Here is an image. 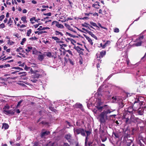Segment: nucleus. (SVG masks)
<instances>
[{
  "mask_svg": "<svg viewBox=\"0 0 146 146\" xmlns=\"http://www.w3.org/2000/svg\"><path fill=\"white\" fill-rule=\"evenodd\" d=\"M64 25L65 27L69 30H70L71 31L73 32L76 33V32L73 30V29L71 27L70 25H68L66 23H65Z\"/></svg>",
  "mask_w": 146,
  "mask_h": 146,
  "instance_id": "423d86ee",
  "label": "nucleus"
},
{
  "mask_svg": "<svg viewBox=\"0 0 146 146\" xmlns=\"http://www.w3.org/2000/svg\"><path fill=\"white\" fill-rule=\"evenodd\" d=\"M82 29L83 30H84V31H86V32H87V33H88V32L89 31H88V30H87L86 29H85V28H82Z\"/></svg>",
  "mask_w": 146,
  "mask_h": 146,
  "instance_id": "052dcab7",
  "label": "nucleus"
},
{
  "mask_svg": "<svg viewBox=\"0 0 146 146\" xmlns=\"http://www.w3.org/2000/svg\"><path fill=\"white\" fill-rule=\"evenodd\" d=\"M31 29H29V30L27 31V35L28 36H29L30 34L31 33Z\"/></svg>",
  "mask_w": 146,
  "mask_h": 146,
  "instance_id": "c85d7f7f",
  "label": "nucleus"
},
{
  "mask_svg": "<svg viewBox=\"0 0 146 146\" xmlns=\"http://www.w3.org/2000/svg\"><path fill=\"white\" fill-rule=\"evenodd\" d=\"M100 58L103 57L106 54V52L105 51H102L100 52Z\"/></svg>",
  "mask_w": 146,
  "mask_h": 146,
  "instance_id": "f3484780",
  "label": "nucleus"
},
{
  "mask_svg": "<svg viewBox=\"0 0 146 146\" xmlns=\"http://www.w3.org/2000/svg\"><path fill=\"white\" fill-rule=\"evenodd\" d=\"M26 27V25H21V26H20V27L21 28H23L25 27Z\"/></svg>",
  "mask_w": 146,
  "mask_h": 146,
  "instance_id": "774afa93",
  "label": "nucleus"
},
{
  "mask_svg": "<svg viewBox=\"0 0 146 146\" xmlns=\"http://www.w3.org/2000/svg\"><path fill=\"white\" fill-rule=\"evenodd\" d=\"M44 54H45V56L46 55L47 56L50 58L51 57H53V56H52L51 53L50 52H45Z\"/></svg>",
  "mask_w": 146,
  "mask_h": 146,
  "instance_id": "4468645a",
  "label": "nucleus"
},
{
  "mask_svg": "<svg viewBox=\"0 0 146 146\" xmlns=\"http://www.w3.org/2000/svg\"><path fill=\"white\" fill-rule=\"evenodd\" d=\"M36 37H33L30 38L29 39L31 40H33V39L36 40Z\"/></svg>",
  "mask_w": 146,
  "mask_h": 146,
  "instance_id": "09e8293b",
  "label": "nucleus"
},
{
  "mask_svg": "<svg viewBox=\"0 0 146 146\" xmlns=\"http://www.w3.org/2000/svg\"><path fill=\"white\" fill-rule=\"evenodd\" d=\"M42 28H43L42 27L40 26L39 28H38L37 30L39 31L42 30Z\"/></svg>",
  "mask_w": 146,
  "mask_h": 146,
  "instance_id": "3c124183",
  "label": "nucleus"
},
{
  "mask_svg": "<svg viewBox=\"0 0 146 146\" xmlns=\"http://www.w3.org/2000/svg\"><path fill=\"white\" fill-rule=\"evenodd\" d=\"M50 134V132L46 131H45L42 132L41 133V137H44L45 136L49 135Z\"/></svg>",
  "mask_w": 146,
  "mask_h": 146,
  "instance_id": "6e6552de",
  "label": "nucleus"
},
{
  "mask_svg": "<svg viewBox=\"0 0 146 146\" xmlns=\"http://www.w3.org/2000/svg\"><path fill=\"white\" fill-rule=\"evenodd\" d=\"M90 23L91 25L94 27H97L96 24L95 23L93 22H90Z\"/></svg>",
  "mask_w": 146,
  "mask_h": 146,
  "instance_id": "7c9ffc66",
  "label": "nucleus"
},
{
  "mask_svg": "<svg viewBox=\"0 0 146 146\" xmlns=\"http://www.w3.org/2000/svg\"><path fill=\"white\" fill-rule=\"evenodd\" d=\"M142 43V42L141 41H139L138 42L136 43L135 45L136 46H140L141 45V44Z\"/></svg>",
  "mask_w": 146,
  "mask_h": 146,
  "instance_id": "a878e982",
  "label": "nucleus"
},
{
  "mask_svg": "<svg viewBox=\"0 0 146 146\" xmlns=\"http://www.w3.org/2000/svg\"><path fill=\"white\" fill-rule=\"evenodd\" d=\"M4 113L7 115L11 114L13 115L15 113V111L14 110H8L7 111H5Z\"/></svg>",
  "mask_w": 146,
  "mask_h": 146,
  "instance_id": "39448f33",
  "label": "nucleus"
},
{
  "mask_svg": "<svg viewBox=\"0 0 146 146\" xmlns=\"http://www.w3.org/2000/svg\"><path fill=\"white\" fill-rule=\"evenodd\" d=\"M55 32L56 33V35H60L61 36H62L63 35L62 33L58 31H55Z\"/></svg>",
  "mask_w": 146,
  "mask_h": 146,
  "instance_id": "cd10ccee",
  "label": "nucleus"
},
{
  "mask_svg": "<svg viewBox=\"0 0 146 146\" xmlns=\"http://www.w3.org/2000/svg\"><path fill=\"white\" fill-rule=\"evenodd\" d=\"M12 21H11V18H10L9 20V22H8V24H9L10 23H11Z\"/></svg>",
  "mask_w": 146,
  "mask_h": 146,
  "instance_id": "69168bd1",
  "label": "nucleus"
},
{
  "mask_svg": "<svg viewBox=\"0 0 146 146\" xmlns=\"http://www.w3.org/2000/svg\"><path fill=\"white\" fill-rule=\"evenodd\" d=\"M52 39H54V40L56 41V42L57 43V41L58 40H59L60 39L58 38L57 37H55V36H52Z\"/></svg>",
  "mask_w": 146,
  "mask_h": 146,
  "instance_id": "bb28decb",
  "label": "nucleus"
},
{
  "mask_svg": "<svg viewBox=\"0 0 146 146\" xmlns=\"http://www.w3.org/2000/svg\"><path fill=\"white\" fill-rule=\"evenodd\" d=\"M113 99V103H117L118 101V99L117 97H113L112 98Z\"/></svg>",
  "mask_w": 146,
  "mask_h": 146,
  "instance_id": "412c9836",
  "label": "nucleus"
},
{
  "mask_svg": "<svg viewBox=\"0 0 146 146\" xmlns=\"http://www.w3.org/2000/svg\"><path fill=\"white\" fill-rule=\"evenodd\" d=\"M23 74L22 76H25L26 75V73L25 72H20L19 73V74Z\"/></svg>",
  "mask_w": 146,
  "mask_h": 146,
  "instance_id": "37998d69",
  "label": "nucleus"
},
{
  "mask_svg": "<svg viewBox=\"0 0 146 146\" xmlns=\"http://www.w3.org/2000/svg\"><path fill=\"white\" fill-rule=\"evenodd\" d=\"M97 5H98L97 4H93L92 5V7H94L95 8H98Z\"/></svg>",
  "mask_w": 146,
  "mask_h": 146,
  "instance_id": "c03bdc74",
  "label": "nucleus"
},
{
  "mask_svg": "<svg viewBox=\"0 0 146 146\" xmlns=\"http://www.w3.org/2000/svg\"><path fill=\"white\" fill-rule=\"evenodd\" d=\"M31 81L35 83L37 81V80H31Z\"/></svg>",
  "mask_w": 146,
  "mask_h": 146,
  "instance_id": "4d7b16f0",
  "label": "nucleus"
},
{
  "mask_svg": "<svg viewBox=\"0 0 146 146\" xmlns=\"http://www.w3.org/2000/svg\"><path fill=\"white\" fill-rule=\"evenodd\" d=\"M140 87L141 88H143L145 87L144 84L143 82H141V84L140 85Z\"/></svg>",
  "mask_w": 146,
  "mask_h": 146,
  "instance_id": "ea45409f",
  "label": "nucleus"
},
{
  "mask_svg": "<svg viewBox=\"0 0 146 146\" xmlns=\"http://www.w3.org/2000/svg\"><path fill=\"white\" fill-rule=\"evenodd\" d=\"M21 20L23 21L24 23H27V21L26 20V17L23 16L21 17Z\"/></svg>",
  "mask_w": 146,
  "mask_h": 146,
  "instance_id": "4be33fe9",
  "label": "nucleus"
},
{
  "mask_svg": "<svg viewBox=\"0 0 146 146\" xmlns=\"http://www.w3.org/2000/svg\"><path fill=\"white\" fill-rule=\"evenodd\" d=\"M114 31L115 33H118L119 31V29L117 28H116L114 29Z\"/></svg>",
  "mask_w": 146,
  "mask_h": 146,
  "instance_id": "e433bc0d",
  "label": "nucleus"
},
{
  "mask_svg": "<svg viewBox=\"0 0 146 146\" xmlns=\"http://www.w3.org/2000/svg\"><path fill=\"white\" fill-rule=\"evenodd\" d=\"M63 146H70L67 143H64Z\"/></svg>",
  "mask_w": 146,
  "mask_h": 146,
  "instance_id": "e2e57ef3",
  "label": "nucleus"
},
{
  "mask_svg": "<svg viewBox=\"0 0 146 146\" xmlns=\"http://www.w3.org/2000/svg\"><path fill=\"white\" fill-rule=\"evenodd\" d=\"M44 15H47L48 16H50L51 15V14L50 13H44Z\"/></svg>",
  "mask_w": 146,
  "mask_h": 146,
  "instance_id": "79ce46f5",
  "label": "nucleus"
},
{
  "mask_svg": "<svg viewBox=\"0 0 146 146\" xmlns=\"http://www.w3.org/2000/svg\"><path fill=\"white\" fill-rule=\"evenodd\" d=\"M107 46V45H106V44H105L104 45H103L102 46V48H104Z\"/></svg>",
  "mask_w": 146,
  "mask_h": 146,
  "instance_id": "338daca9",
  "label": "nucleus"
},
{
  "mask_svg": "<svg viewBox=\"0 0 146 146\" xmlns=\"http://www.w3.org/2000/svg\"><path fill=\"white\" fill-rule=\"evenodd\" d=\"M10 108V106L8 104H6L4 106V107L3 108V112L4 113L5 112V111H7Z\"/></svg>",
  "mask_w": 146,
  "mask_h": 146,
  "instance_id": "f8f14e48",
  "label": "nucleus"
},
{
  "mask_svg": "<svg viewBox=\"0 0 146 146\" xmlns=\"http://www.w3.org/2000/svg\"><path fill=\"white\" fill-rule=\"evenodd\" d=\"M56 27L62 29L64 28L63 26L61 24H60L58 22V23L57 25H56Z\"/></svg>",
  "mask_w": 146,
  "mask_h": 146,
  "instance_id": "6ab92c4d",
  "label": "nucleus"
},
{
  "mask_svg": "<svg viewBox=\"0 0 146 146\" xmlns=\"http://www.w3.org/2000/svg\"><path fill=\"white\" fill-rule=\"evenodd\" d=\"M60 46H61L62 47L64 46V47H66L67 46V45L66 44H60Z\"/></svg>",
  "mask_w": 146,
  "mask_h": 146,
  "instance_id": "49530a36",
  "label": "nucleus"
},
{
  "mask_svg": "<svg viewBox=\"0 0 146 146\" xmlns=\"http://www.w3.org/2000/svg\"><path fill=\"white\" fill-rule=\"evenodd\" d=\"M110 42L109 40H108L107 41L106 43H105L106 44V45H107V44H110Z\"/></svg>",
  "mask_w": 146,
  "mask_h": 146,
  "instance_id": "6e6d98bb",
  "label": "nucleus"
},
{
  "mask_svg": "<svg viewBox=\"0 0 146 146\" xmlns=\"http://www.w3.org/2000/svg\"><path fill=\"white\" fill-rule=\"evenodd\" d=\"M66 39L70 41L71 43L73 44L74 45V43H75L76 42V41L73 40V39L70 38H67Z\"/></svg>",
  "mask_w": 146,
  "mask_h": 146,
  "instance_id": "aec40b11",
  "label": "nucleus"
},
{
  "mask_svg": "<svg viewBox=\"0 0 146 146\" xmlns=\"http://www.w3.org/2000/svg\"><path fill=\"white\" fill-rule=\"evenodd\" d=\"M82 25L83 27H86L87 28L89 29H90V28L88 26V25H89V24H88L86 23H85L84 24H82Z\"/></svg>",
  "mask_w": 146,
  "mask_h": 146,
  "instance_id": "5701e85b",
  "label": "nucleus"
},
{
  "mask_svg": "<svg viewBox=\"0 0 146 146\" xmlns=\"http://www.w3.org/2000/svg\"><path fill=\"white\" fill-rule=\"evenodd\" d=\"M40 75L38 74H34L32 75V77L34 78L38 79L40 77H41Z\"/></svg>",
  "mask_w": 146,
  "mask_h": 146,
  "instance_id": "9d476101",
  "label": "nucleus"
},
{
  "mask_svg": "<svg viewBox=\"0 0 146 146\" xmlns=\"http://www.w3.org/2000/svg\"><path fill=\"white\" fill-rule=\"evenodd\" d=\"M23 48L22 47H21L20 46L19 48H18L17 49L16 51L17 52H19L21 51V50Z\"/></svg>",
  "mask_w": 146,
  "mask_h": 146,
  "instance_id": "72a5a7b5",
  "label": "nucleus"
},
{
  "mask_svg": "<svg viewBox=\"0 0 146 146\" xmlns=\"http://www.w3.org/2000/svg\"><path fill=\"white\" fill-rule=\"evenodd\" d=\"M107 139V137L106 136H101V140L102 142L105 141Z\"/></svg>",
  "mask_w": 146,
  "mask_h": 146,
  "instance_id": "b1692460",
  "label": "nucleus"
},
{
  "mask_svg": "<svg viewBox=\"0 0 146 146\" xmlns=\"http://www.w3.org/2000/svg\"><path fill=\"white\" fill-rule=\"evenodd\" d=\"M32 47H31H31H27V49H25V50L27 52H29L31 50H32Z\"/></svg>",
  "mask_w": 146,
  "mask_h": 146,
  "instance_id": "393cba45",
  "label": "nucleus"
},
{
  "mask_svg": "<svg viewBox=\"0 0 146 146\" xmlns=\"http://www.w3.org/2000/svg\"><path fill=\"white\" fill-rule=\"evenodd\" d=\"M107 107V108H108V106L107 105H105L102 106H96V107L98 109V110L100 111H102L103 109L105 108V107Z\"/></svg>",
  "mask_w": 146,
  "mask_h": 146,
  "instance_id": "7ed1b4c3",
  "label": "nucleus"
},
{
  "mask_svg": "<svg viewBox=\"0 0 146 146\" xmlns=\"http://www.w3.org/2000/svg\"><path fill=\"white\" fill-rule=\"evenodd\" d=\"M8 125L6 123H3L2 127V129H7L9 128Z\"/></svg>",
  "mask_w": 146,
  "mask_h": 146,
  "instance_id": "dca6fc26",
  "label": "nucleus"
},
{
  "mask_svg": "<svg viewBox=\"0 0 146 146\" xmlns=\"http://www.w3.org/2000/svg\"><path fill=\"white\" fill-rule=\"evenodd\" d=\"M65 138L68 140V141L70 142L71 141L72 137L70 134H68L65 136Z\"/></svg>",
  "mask_w": 146,
  "mask_h": 146,
  "instance_id": "1a4fd4ad",
  "label": "nucleus"
},
{
  "mask_svg": "<svg viewBox=\"0 0 146 146\" xmlns=\"http://www.w3.org/2000/svg\"><path fill=\"white\" fill-rule=\"evenodd\" d=\"M26 39L25 38H24L22 39V42L21 43V44L22 45H23L24 43L26 41Z\"/></svg>",
  "mask_w": 146,
  "mask_h": 146,
  "instance_id": "2f4dec72",
  "label": "nucleus"
},
{
  "mask_svg": "<svg viewBox=\"0 0 146 146\" xmlns=\"http://www.w3.org/2000/svg\"><path fill=\"white\" fill-rule=\"evenodd\" d=\"M90 35H91L92 36L95 38L96 39H97V38L96 36L95 35L93 34L92 32H91L89 31L88 32V33Z\"/></svg>",
  "mask_w": 146,
  "mask_h": 146,
  "instance_id": "a211bd4d",
  "label": "nucleus"
},
{
  "mask_svg": "<svg viewBox=\"0 0 146 146\" xmlns=\"http://www.w3.org/2000/svg\"><path fill=\"white\" fill-rule=\"evenodd\" d=\"M125 119V123H127L129 121V119L128 118H126Z\"/></svg>",
  "mask_w": 146,
  "mask_h": 146,
  "instance_id": "603ef678",
  "label": "nucleus"
},
{
  "mask_svg": "<svg viewBox=\"0 0 146 146\" xmlns=\"http://www.w3.org/2000/svg\"><path fill=\"white\" fill-rule=\"evenodd\" d=\"M66 34L71 37H76L75 36L73 35H72L71 34H70V33H68L67 32H66Z\"/></svg>",
  "mask_w": 146,
  "mask_h": 146,
  "instance_id": "c756f323",
  "label": "nucleus"
},
{
  "mask_svg": "<svg viewBox=\"0 0 146 146\" xmlns=\"http://www.w3.org/2000/svg\"><path fill=\"white\" fill-rule=\"evenodd\" d=\"M58 22L56 21H54L52 23V25H55L56 26V25H57L58 23Z\"/></svg>",
  "mask_w": 146,
  "mask_h": 146,
  "instance_id": "4c0bfd02",
  "label": "nucleus"
},
{
  "mask_svg": "<svg viewBox=\"0 0 146 146\" xmlns=\"http://www.w3.org/2000/svg\"><path fill=\"white\" fill-rule=\"evenodd\" d=\"M32 3L34 4H35L36 3V1L35 0H33L32 1Z\"/></svg>",
  "mask_w": 146,
  "mask_h": 146,
  "instance_id": "0e129e2a",
  "label": "nucleus"
},
{
  "mask_svg": "<svg viewBox=\"0 0 146 146\" xmlns=\"http://www.w3.org/2000/svg\"><path fill=\"white\" fill-rule=\"evenodd\" d=\"M27 11L26 9H24L23 11V13H25L27 12Z\"/></svg>",
  "mask_w": 146,
  "mask_h": 146,
  "instance_id": "5fc2aeb1",
  "label": "nucleus"
},
{
  "mask_svg": "<svg viewBox=\"0 0 146 146\" xmlns=\"http://www.w3.org/2000/svg\"><path fill=\"white\" fill-rule=\"evenodd\" d=\"M74 48L79 53L81 54L83 53L82 51L83 50V49L80 48L79 46H74Z\"/></svg>",
  "mask_w": 146,
  "mask_h": 146,
  "instance_id": "20e7f679",
  "label": "nucleus"
},
{
  "mask_svg": "<svg viewBox=\"0 0 146 146\" xmlns=\"http://www.w3.org/2000/svg\"><path fill=\"white\" fill-rule=\"evenodd\" d=\"M85 37L88 40V41L92 45L93 44V42L92 41V39L90 38L89 37L87 36L86 35H84Z\"/></svg>",
  "mask_w": 146,
  "mask_h": 146,
  "instance_id": "9b49d317",
  "label": "nucleus"
},
{
  "mask_svg": "<svg viewBox=\"0 0 146 146\" xmlns=\"http://www.w3.org/2000/svg\"><path fill=\"white\" fill-rule=\"evenodd\" d=\"M35 17H33V18H31L30 19V21H32L33 20H35Z\"/></svg>",
  "mask_w": 146,
  "mask_h": 146,
  "instance_id": "8fccbe9b",
  "label": "nucleus"
},
{
  "mask_svg": "<svg viewBox=\"0 0 146 146\" xmlns=\"http://www.w3.org/2000/svg\"><path fill=\"white\" fill-rule=\"evenodd\" d=\"M4 66H5V68L6 67H9L10 66V65L9 64H5L4 65Z\"/></svg>",
  "mask_w": 146,
  "mask_h": 146,
  "instance_id": "bf43d9fd",
  "label": "nucleus"
},
{
  "mask_svg": "<svg viewBox=\"0 0 146 146\" xmlns=\"http://www.w3.org/2000/svg\"><path fill=\"white\" fill-rule=\"evenodd\" d=\"M39 72H40L39 74L40 75L41 77L42 76H45L46 75V74L41 69H39Z\"/></svg>",
  "mask_w": 146,
  "mask_h": 146,
  "instance_id": "ddd939ff",
  "label": "nucleus"
},
{
  "mask_svg": "<svg viewBox=\"0 0 146 146\" xmlns=\"http://www.w3.org/2000/svg\"><path fill=\"white\" fill-rule=\"evenodd\" d=\"M12 69H15L16 70H23V69L21 68H20L19 67H13L12 68Z\"/></svg>",
  "mask_w": 146,
  "mask_h": 146,
  "instance_id": "f704fd0d",
  "label": "nucleus"
},
{
  "mask_svg": "<svg viewBox=\"0 0 146 146\" xmlns=\"http://www.w3.org/2000/svg\"><path fill=\"white\" fill-rule=\"evenodd\" d=\"M5 16L3 15H2L0 17V21H2L4 18Z\"/></svg>",
  "mask_w": 146,
  "mask_h": 146,
  "instance_id": "a19ab883",
  "label": "nucleus"
},
{
  "mask_svg": "<svg viewBox=\"0 0 146 146\" xmlns=\"http://www.w3.org/2000/svg\"><path fill=\"white\" fill-rule=\"evenodd\" d=\"M74 132L75 135L80 134L83 136H86L85 141V144L86 145L88 140V136L91 133L89 131H85L83 129L81 128H74Z\"/></svg>",
  "mask_w": 146,
  "mask_h": 146,
  "instance_id": "f257e3e1",
  "label": "nucleus"
},
{
  "mask_svg": "<svg viewBox=\"0 0 146 146\" xmlns=\"http://www.w3.org/2000/svg\"><path fill=\"white\" fill-rule=\"evenodd\" d=\"M31 72H32V73H33V74H36V72H39V69L38 70H34V71H33L32 70Z\"/></svg>",
  "mask_w": 146,
  "mask_h": 146,
  "instance_id": "473e14b6",
  "label": "nucleus"
},
{
  "mask_svg": "<svg viewBox=\"0 0 146 146\" xmlns=\"http://www.w3.org/2000/svg\"><path fill=\"white\" fill-rule=\"evenodd\" d=\"M23 101V100H21L18 103V104L17 106V108H18L19 106L21 104L22 102Z\"/></svg>",
  "mask_w": 146,
  "mask_h": 146,
  "instance_id": "c9c22d12",
  "label": "nucleus"
},
{
  "mask_svg": "<svg viewBox=\"0 0 146 146\" xmlns=\"http://www.w3.org/2000/svg\"><path fill=\"white\" fill-rule=\"evenodd\" d=\"M45 56L44 54H39L38 55V59L39 60L41 61L43 60Z\"/></svg>",
  "mask_w": 146,
  "mask_h": 146,
  "instance_id": "0eeeda50",
  "label": "nucleus"
},
{
  "mask_svg": "<svg viewBox=\"0 0 146 146\" xmlns=\"http://www.w3.org/2000/svg\"><path fill=\"white\" fill-rule=\"evenodd\" d=\"M5 26L3 23H2L0 25V29L3 28L5 27Z\"/></svg>",
  "mask_w": 146,
  "mask_h": 146,
  "instance_id": "58836bf2",
  "label": "nucleus"
},
{
  "mask_svg": "<svg viewBox=\"0 0 146 146\" xmlns=\"http://www.w3.org/2000/svg\"><path fill=\"white\" fill-rule=\"evenodd\" d=\"M67 52L70 54L72 55V52L70 50H67Z\"/></svg>",
  "mask_w": 146,
  "mask_h": 146,
  "instance_id": "864d4df0",
  "label": "nucleus"
},
{
  "mask_svg": "<svg viewBox=\"0 0 146 146\" xmlns=\"http://www.w3.org/2000/svg\"><path fill=\"white\" fill-rule=\"evenodd\" d=\"M33 146H40L38 143H34Z\"/></svg>",
  "mask_w": 146,
  "mask_h": 146,
  "instance_id": "de8ad7c7",
  "label": "nucleus"
},
{
  "mask_svg": "<svg viewBox=\"0 0 146 146\" xmlns=\"http://www.w3.org/2000/svg\"><path fill=\"white\" fill-rule=\"evenodd\" d=\"M46 33V32L45 31H41L39 32H38V35H40L43 33Z\"/></svg>",
  "mask_w": 146,
  "mask_h": 146,
  "instance_id": "a18cd8bd",
  "label": "nucleus"
},
{
  "mask_svg": "<svg viewBox=\"0 0 146 146\" xmlns=\"http://www.w3.org/2000/svg\"><path fill=\"white\" fill-rule=\"evenodd\" d=\"M143 108L140 109L139 108L138 109V114L139 115H142L143 114Z\"/></svg>",
  "mask_w": 146,
  "mask_h": 146,
  "instance_id": "2eb2a0df",
  "label": "nucleus"
},
{
  "mask_svg": "<svg viewBox=\"0 0 146 146\" xmlns=\"http://www.w3.org/2000/svg\"><path fill=\"white\" fill-rule=\"evenodd\" d=\"M50 28L49 27H43L42 28V30H44L45 29H49Z\"/></svg>",
  "mask_w": 146,
  "mask_h": 146,
  "instance_id": "13d9d810",
  "label": "nucleus"
},
{
  "mask_svg": "<svg viewBox=\"0 0 146 146\" xmlns=\"http://www.w3.org/2000/svg\"><path fill=\"white\" fill-rule=\"evenodd\" d=\"M18 84H19V85L22 86H25V85L24 84L22 83H18Z\"/></svg>",
  "mask_w": 146,
  "mask_h": 146,
  "instance_id": "680f3d73",
  "label": "nucleus"
},
{
  "mask_svg": "<svg viewBox=\"0 0 146 146\" xmlns=\"http://www.w3.org/2000/svg\"><path fill=\"white\" fill-rule=\"evenodd\" d=\"M115 110H108L106 111H104L102 112L100 115V120L101 123H104L106 121V120L108 119L109 118L107 115L113 111Z\"/></svg>",
  "mask_w": 146,
  "mask_h": 146,
  "instance_id": "f03ea898",
  "label": "nucleus"
}]
</instances>
